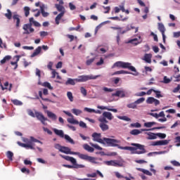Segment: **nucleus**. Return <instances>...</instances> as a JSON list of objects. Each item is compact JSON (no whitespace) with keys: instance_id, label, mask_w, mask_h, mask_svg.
<instances>
[{"instance_id":"43","label":"nucleus","mask_w":180,"mask_h":180,"mask_svg":"<svg viewBox=\"0 0 180 180\" xmlns=\"http://www.w3.org/2000/svg\"><path fill=\"white\" fill-rule=\"evenodd\" d=\"M90 146H91V147H94V148H96V150H98L99 151H102L103 150V148H102V147L99 146V145L98 144L90 143Z\"/></svg>"},{"instance_id":"15","label":"nucleus","mask_w":180,"mask_h":180,"mask_svg":"<svg viewBox=\"0 0 180 180\" xmlns=\"http://www.w3.org/2000/svg\"><path fill=\"white\" fill-rule=\"evenodd\" d=\"M35 117H37L38 120H40V122L44 124V122H46V117H44V115H43L41 112L35 111Z\"/></svg>"},{"instance_id":"6","label":"nucleus","mask_w":180,"mask_h":180,"mask_svg":"<svg viewBox=\"0 0 180 180\" xmlns=\"http://www.w3.org/2000/svg\"><path fill=\"white\" fill-rule=\"evenodd\" d=\"M79 158H80L81 160H84L85 161H89V162H91L92 164H98V162H96V158L92 156H89L88 155L79 153Z\"/></svg>"},{"instance_id":"49","label":"nucleus","mask_w":180,"mask_h":180,"mask_svg":"<svg viewBox=\"0 0 180 180\" xmlns=\"http://www.w3.org/2000/svg\"><path fill=\"white\" fill-rule=\"evenodd\" d=\"M7 12L8 13L5 14V16H6V18H7V19L11 20V19H12V11H11V10L8 9Z\"/></svg>"},{"instance_id":"11","label":"nucleus","mask_w":180,"mask_h":180,"mask_svg":"<svg viewBox=\"0 0 180 180\" xmlns=\"http://www.w3.org/2000/svg\"><path fill=\"white\" fill-rule=\"evenodd\" d=\"M27 143H22L20 141H18L17 144H18V146L20 147L26 148L27 150H35L34 144H32V141H28Z\"/></svg>"},{"instance_id":"36","label":"nucleus","mask_w":180,"mask_h":180,"mask_svg":"<svg viewBox=\"0 0 180 180\" xmlns=\"http://www.w3.org/2000/svg\"><path fill=\"white\" fill-rule=\"evenodd\" d=\"M120 74H132L133 75V73L126 71V70H118V71L115 72L112 74V75H120Z\"/></svg>"},{"instance_id":"16","label":"nucleus","mask_w":180,"mask_h":180,"mask_svg":"<svg viewBox=\"0 0 180 180\" xmlns=\"http://www.w3.org/2000/svg\"><path fill=\"white\" fill-rule=\"evenodd\" d=\"M35 75H37V77H39L38 85H41V86H46V82L41 83V81H40V78L41 77V71H40L39 68L36 69Z\"/></svg>"},{"instance_id":"30","label":"nucleus","mask_w":180,"mask_h":180,"mask_svg":"<svg viewBox=\"0 0 180 180\" xmlns=\"http://www.w3.org/2000/svg\"><path fill=\"white\" fill-rule=\"evenodd\" d=\"M55 7L56 8L58 12L64 13H65V8L60 4H55Z\"/></svg>"},{"instance_id":"35","label":"nucleus","mask_w":180,"mask_h":180,"mask_svg":"<svg viewBox=\"0 0 180 180\" xmlns=\"http://www.w3.org/2000/svg\"><path fill=\"white\" fill-rule=\"evenodd\" d=\"M63 139H65L68 141V143H70V144H75L74 139H71V137L68 134H65Z\"/></svg>"},{"instance_id":"19","label":"nucleus","mask_w":180,"mask_h":180,"mask_svg":"<svg viewBox=\"0 0 180 180\" xmlns=\"http://www.w3.org/2000/svg\"><path fill=\"white\" fill-rule=\"evenodd\" d=\"M13 21L15 22V27H19L20 26V18L19 15L15 14L13 15Z\"/></svg>"},{"instance_id":"51","label":"nucleus","mask_w":180,"mask_h":180,"mask_svg":"<svg viewBox=\"0 0 180 180\" xmlns=\"http://www.w3.org/2000/svg\"><path fill=\"white\" fill-rule=\"evenodd\" d=\"M7 158H8V160H10V161H13V153L8 151Z\"/></svg>"},{"instance_id":"48","label":"nucleus","mask_w":180,"mask_h":180,"mask_svg":"<svg viewBox=\"0 0 180 180\" xmlns=\"http://www.w3.org/2000/svg\"><path fill=\"white\" fill-rule=\"evenodd\" d=\"M15 57L17 58L16 61L11 63V65H15L14 70H16V68H18V61H19V58H20V56H16Z\"/></svg>"},{"instance_id":"55","label":"nucleus","mask_w":180,"mask_h":180,"mask_svg":"<svg viewBox=\"0 0 180 180\" xmlns=\"http://www.w3.org/2000/svg\"><path fill=\"white\" fill-rule=\"evenodd\" d=\"M144 101H146V98L142 97V98H140L138 100H136L135 101V103H136V105H140V103H143V102H144Z\"/></svg>"},{"instance_id":"44","label":"nucleus","mask_w":180,"mask_h":180,"mask_svg":"<svg viewBox=\"0 0 180 180\" xmlns=\"http://www.w3.org/2000/svg\"><path fill=\"white\" fill-rule=\"evenodd\" d=\"M67 96L70 102H74V96L71 91H68Z\"/></svg>"},{"instance_id":"41","label":"nucleus","mask_w":180,"mask_h":180,"mask_svg":"<svg viewBox=\"0 0 180 180\" xmlns=\"http://www.w3.org/2000/svg\"><path fill=\"white\" fill-rule=\"evenodd\" d=\"M117 119H120V120H124L125 122H130L131 119L129 118L127 116H117Z\"/></svg>"},{"instance_id":"21","label":"nucleus","mask_w":180,"mask_h":180,"mask_svg":"<svg viewBox=\"0 0 180 180\" xmlns=\"http://www.w3.org/2000/svg\"><path fill=\"white\" fill-rule=\"evenodd\" d=\"M120 150H128L129 151H137V148L131 146H119Z\"/></svg>"},{"instance_id":"33","label":"nucleus","mask_w":180,"mask_h":180,"mask_svg":"<svg viewBox=\"0 0 180 180\" xmlns=\"http://www.w3.org/2000/svg\"><path fill=\"white\" fill-rule=\"evenodd\" d=\"M99 127L102 131H106V130H109V125L106 124V123H100Z\"/></svg>"},{"instance_id":"56","label":"nucleus","mask_w":180,"mask_h":180,"mask_svg":"<svg viewBox=\"0 0 180 180\" xmlns=\"http://www.w3.org/2000/svg\"><path fill=\"white\" fill-rule=\"evenodd\" d=\"M13 105H16L17 106H20V105H23L22 101H18V100H13Z\"/></svg>"},{"instance_id":"8","label":"nucleus","mask_w":180,"mask_h":180,"mask_svg":"<svg viewBox=\"0 0 180 180\" xmlns=\"http://www.w3.org/2000/svg\"><path fill=\"white\" fill-rule=\"evenodd\" d=\"M91 136L93 137V141H96L97 143H100L101 144H105V141L101 138L102 137L101 134H98L94 132L92 134Z\"/></svg>"},{"instance_id":"63","label":"nucleus","mask_w":180,"mask_h":180,"mask_svg":"<svg viewBox=\"0 0 180 180\" xmlns=\"http://www.w3.org/2000/svg\"><path fill=\"white\" fill-rule=\"evenodd\" d=\"M55 148H56V150H58L59 151L61 152V150H62V148H63V146H62L61 145L58 144V143H56V144H55Z\"/></svg>"},{"instance_id":"47","label":"nucleus","mask_w":180,"mask_h":180,"mask_svg":"<svg viewBox=\"0 0 180 180\" xmlns=\"http://www.w3.org/2000/svg\"><path fill=\"white\" fill-rule=\"evenodd\" d=\"M24 11H25V16L27 18V16H29V15L30 14V8L27 6L24 7Z\"/></svg>"},{"instance_id":"34","label":"nucleus","mask_w":180,"mask_h":180,"mask_svg":"<svg viewBox=\"0 0 180 180\" xmlns=\"http://www.w3.org/2000/svg\"><path fill=\"white\" fill-rule=\"evenodd\" d=\"M137 169H138V171H140L141 172H143L146 175H148V176H153V173H151V172H150L147 169H141V168H138Z\"/></svg>"},{"instance_id":"18","label":"nucleus","mask_w":180,"mask_h":180,"mask_svg":"<svg viewBox=\"0 0 180 180\" xmlns=\"http://www.w3.org/2000/svg\"><path fill=\"white\" fill-rule=\"evenodd\" d=\"M169 141L168 140H164V141H158L153 142L152 146H167V144H169Z\"/></svg>"},{"instance_id":"52","label":"nucleus","mask_w":180,"mask_h":180,"mask_svg":"<svg viewBox=\"0 0 180 180\" xmlns=\"http://www.w3.org/2000/svg\"><path fill=\"white\" fill-rule=\"evenodd\" d=\"M11 56H5L1 60V64H5L6 61L11 60Z\"/></svg>"},{"instance_id":"24","label":"nucleus","mask_w":180,"mask_h":180,"mask_svg":"<svg viewBox=\"0 0 180 180\" xmlns=\"http://www.w3.org/2000/svg\"><path fill=\"white\" fill-rule=\"evenodd\" d=\"M103 116L105 117V119H108V120H112L113 119V115H112V112H103Z\"/></svg>"},{"instance_id":"57","label":"nucleus","mask_w":180,"mask_h":180,"mask_svg":"<svg viewBox=\"0 0 180 180\" xmlns=\"http://www.w3.org/2000/svg\"><path fill=\"white\" fill-rule=\"evenodd\" d=\"M131 127H136L137 129L141 127V124L139 122L132 123L131 124Z\"/></svg>"},{"instance_id":"25","label":"nucleus","mask_w":180,"mask_h":180,"mask_svg":"<svg viewBox=\"0 0 180 180\" xmlns=\"http://www.w3.org/2000/svg\"><path fill=\"white\" fill-rule=\"evenodd\" d=\"M46 114L48 117H49V119H51V120H57V115L53 112L46 111Z\"/></svg>"},{"instance_id":"17","label":"nucleus","mask_w":180,"mask_h":180,"mask_svg":"<svg viewBox=\"0 0 180 180\" xmlns=\"http://www.w3.org/2000/svg\"><path fill=\"white\" fill-rule=\"evenodd\" d=\"M148 130H151V129H133L130 131V134H131L132 136H138V134H141L142 131H148Z\"/></svg>"},{"instance_id":"4","label":"nucleus","mask_w":180,"mask_h":180,"mask_svg":"<svg viewBox=\"0 0 180 180\" xmlns=\"http://www.w3.org/2000/svg\"><path fill=\"white\" fill-rule=\"evenodd\" d=\"M131 146H133V147H135L136 150H136L135 152H131V154H146L147 151L146 150V148H144V146L139 144V143H131Z\"/></svg>"},{"instance_id":"64","label":"nucleus","mask_w":180,"mask_h":180,"mask_svg":"<svg viewBox=\"0 0 180 180\" xmlns=\"http://www.w3.org/2000/svg\"><path fill=\"white\" fill-rule=\"evenodd\" d=\"M103 91H104V92H113L112 89H109L108 87H103Z\"/></svg>"},{"instance_id":"38","label":"nucleus","mask_w":180,"mask_h":180,"mask_svg":"<svg viewBox=\"0 0 180 180\" xmlns=\"http://www.w3.org/2000/svg\"><path fill=\"white\" fill-rule=\"evenodd\" d=\"M68 122L71 124H79V122L74 119V117L68 118Z\"/></svg>"},{"instance_id":"42","label":"nucleus","mask_w":180,"mask_h":180,"mask_svg":"<svg viewBox=\"0 0 180 180\" xmlns=\"http://www.w3.org/2000/svg\"><path fill=\"white\" fill-rule=\"evenodd\" d=\"M72 112L76 116H79V115H81V113H82V110H78V109H76V108H73L72 110Z\"/></svg>"},{"instance_id":"26","label":"nucleus","mask_w":180,"mask_h":180,"mask_svg":"<svg viewBox=\"0 0 180 180\" xmlns=\"http://www.w3.org/2000/svg\"><path fill=\"white\" fill-rule=\"evenodd\" d=\"M65 14V13H60L55 18V22L56 23V25H60V20H61V18H63V16H64V15Z\"/></svg>"},{"instance_id":"59","label":"nucleus","mask_w":180,"mask_h":180,"mask_svg":"<svg viewBox=\"0 0 180 180\" xmlns=\"http://www.w3.org/2000/svg\"><path fill=\"white\" fill-rule=\"evenodd\" d=\"M164 84H169L171 82V79H169L167 76H165L163 78V82Z\"/></svg>"},{"instance_id":"46","label":"nucleus","mask_w":180,"mask_h":180,"mask_svg":"<svg viewBox=\"0 0 180 180\" xmlns=\"http://www.w3.org/2000/svg\"><path fill=\"white\" fill-rule=\"evenodd\" d=\"M31 141V144H34L33 143H40V144H43V143H41V141H40L38 139H36V138L33 137V136H30V141Z\"/></svg>"},{"instance_id":"32","label":"nucleus","mask_w":180,"mask_h":180,"mask_svg":"<svg viewBox=\"0 0 180 180\" xmlns=\"http://www.w3.org/2000/svg\"><path fill=\"white\" fill-rule=\"evenodd\" d=\"M75 82H77V80L75 79H71L68 78V80L65 82V85H75Z\"/></svg>"},{"instance_id":"3","label":"nucleus","mask_w":180,"mask_h":180,"mask_svg":"<svg viewBox=\"0 0 180 180\" xmlns=\"http://www.w3.org/2000/svg\"><path fill=\"white\" fill-rule=\"evenodd\" d=\"M149 115L150 116H153V117L158 119L161 123L167 122V117H165V112H164V111H161L160 113L150 112Z\"/></svg>"},{"instance_id":"13","label":"nucleus","mask_w":180,"mask_h":180,"mask_svg":"<svg viewBox=\"0 0 180 180\" xmlns=\"http://www.w3.org/2000/svg\"><path fill=\"white\" fill-rule=\"evenodd\" d=\"M146 103L148 105H153L154 103L155 106H158L160 105V100L154 98V97H148L146 100Z\"/></svg>"},{"instance_id":"7","label":"nucleus","mask_w":180,"mask_h":180,"mask_svg":"<svg viewBox=\"0 0 180 180\" xmlns=\"http://www.w3.org/2000/svg\"><path fill=\"white\" fill-rule=\"evenodd\" d=\"M103 141L110 147H117V143H119V141L109 138H103Z\"/></svg>"},{"instance_id":"37","label":"nucleus","mask_w":180,"mask_h":180,"mask_svg":"<svg viewBox=\"0 0 180 180\" xmlns=\"http://www.w3.org/2000/svg\"><path fill=\"white\" fill-rule=\"evenodd\" d=\"M128 43H131V44H134V46H137L138 44H140V43H141V41H139L137 38H134L132 39H130Z\"/></svg>"},{"instance_id":"61","label":"nucleus","mask_w":180,"mask_h":180,"mask_svg":"<svg viewBox=\"0 0 180 180\" xmlns=\"http://www.w3.org/2000/svg\"><path fill=\"white\" fill-rule=\"evenodd\" d=\"M46 88H48L49 91H53V89H54V88L51 86V84L47 82H46Z\"/></svg>"},{"instance_id":"23","label":"nucleus","mask_w":180,"mask_h":180,"mask_svg":"<svg viewBox=\"0 0 180 180\" xmlns=\"http://www.w3.org/2000/svg\"><path fill=\"white\" fill-rule=\"evenodd\" d=\"M145 134H147L148 137H147L148 140H155L157 139V134H154L152 132H146Z\"/></svg>"},{"instance_id":"60","label":"nucleus","mask_w":180,"mask_h":180,"mask_svg":"<svg viewBox=\"0 0 180 180\" xmlns=\"http://www.w3.org/2000/svg\"><path fill=\"white\" fill-rule=\"evenodd\" d=\"M156 136H158V137H160V139H165V137H167V134L162 133H158L156 134Z\"/></svg>"},{"instance_id":"12","label":"nucleus","mask_w":180,"mask_h":180,"mask_svg":"<svg viewBox=\"0 0 180 180\" xmlns=\"http://www.w3.org/2000/svg\"><path fill=\"white\" fill-rule=\"evenodd\" d=\"M105 165L111 166V167H123V164L120 162L119 160H109L104 162Z\"/></svg>"},{"instance_id":"14","label":"nucleus","mask_w":180,"mask_h":180,"mask_svg":"<svg viewBox=\"0 0 180 180\" xmlns=\"http://www.w3.org/2000/svg\"><path fill=\"white\" fill-rule=\"evenodd\" d=\"M158 30L162 33L163 42L165 43V27L164 26V24H158Z\"/></svg>"},{"instance_id":"20","label":"nucleus","mask_w":180,"mask_h":180,"mask_svg":"<svg viewBox=\"0 0 180 180\" xmlns=\"http://www.w3.org/2000/svg\"><path fill=\"white\" fill-rule=\"evenodd\" d=\"M112 96H118L120 98H124V96H126V94H124V91L118 90L115 93L112 94Z\"/></svg>"},{"instance_id":"58","label":"nucleus","mask_w":180,"mask_h":180,"mask_svg":"<svg viewBox=\"0 0 180 180\" xmlns=\"http://www.w3.org/2000/svg\"><path fill=\"white\" fill-rule=\"evenodd\" d=\"M69 8L70 11H75L77 9V6H75L72 3H69Z\"/></svg>"},{"instance_id":"31","label":"nucleus","mask_w":180,"mask_h":180,"mask_svg":"<svg viewBox=\"0 0 180 180\" xmlns=\"http://www.w3.org/2000/svg\"><path fill=\"white\" fill-rule=\"evenodd\" d=\"M83 148L88 151L89 153H94V151H95V149H94V148L91 147L89 145L86 143L83 146Z\"/></svg>"},{"instance_id":"45","label":"nucleus","mask_w":180,"mask_h":180,"mask_svg":"<svg viewBox=\"0 0 180 180\" xmlns=\"http://www.w3.org/2000/svg\"><path fill=\"white\" fill-rule=\"evenodd\" d=\"M127 108H129V109H136L137 108V104L136 103V101H134V103L127 104Z\"/></svg>"},{"instance_id":"29","label":"nucleus","mask_w":180,"mask_h":180,"mask_svg":"<svg viewBox=\"0 0 180 180\" xmlns=\"http://www.w3.org/2000/svg\"><path fill=\"white\" fill-rule=\"evenodd\" d=\"M41 51V46H38L32 53V54L31 55V57L33 58V57H36V56H39Z\"/></svg>"},{"instance_id":"53","label":"nucleus","mask_w":180,"mask_h":180,"mask_svg":"<svg viewBox=\"0 0 180 180\" xmlns=\"http://www.w3.org/2000/svg\"><path fill=\"white\" fill-rule=\"evenodd\" d=\"M154 93L155 94V98H163L164 97V96H162V94H161V91H157V90H155L154 91Z\"/></svg>"},{"instance_id":"50","label":"nucleus","mask_w":180,"mask_h":180,"mask_svg":"<svg viewBox=\"0 0 180 180\" xmlns=\"http://www.w3.org/2000/svg\"><path fill=\"white\" fill-rule=\"evenodd\" d=\"M98 122H100L101 123H109V121L107 120L106 117H105L104 116L100 117L98 118Z\"/></svg>"},{"instance_id":"22","label":"nucleus","mask_w":180,"mask_h":180,"mask_svg":"<svg viewBox=\"0 0 180 180\" xmlns=\"http://www.w3.org/2000/svg\"><path fill=\"white\" fill-rule=\"evenodd\" d=\"M53 131L56 136H59L61 139H64V131L63 130L57 129H53Z\"/></svg>"},{"instance_id":"39","label":"nucleus","mask_w":180,"mask_h":180,"mask_svg":"<svg viewBox=\"0 0 180 180\" xmlns=\"http://www.w3.org/2000/svg\"><path fill=\"white\" fill-rule=\"evenodd\" d=\"M144 60L146 63H148V64H150L151 63V55L150 54H146L144 56Z\"/></svg>"},{"instance_id":"1","label":"nucleus","mask_w":180,"mask_h":180,"mask_svg":"<svg viewBox=\"0 0 180 180\" xmlns=\"http://www.w3.org/2000/svg\"><path fill=\"white\" fill-rule=\"evenodd\" d=\"M115 67H117L118 68H127L128 70L134 72L132 73V75H134L135 77H137V75H139L136 68H134V66H131V63H130L117 61L114 63V65L112 66V68H115Z\"/></svg>"},{"instance_id":"54","label":"nucleus","mask_w":180,"mask_h":180,"mask_svg":"<svg viewBox=\"0 0 180 180\" xmlns=\"http://www.w3.org/2000/svg\"><path fill=\"white\" fill-rule=\"evenodd\" d=\"M80 92H81V94H82V95H83L84 96H86V95H87V91H86V89H84V86L80 87Z\"/></svg>"},{"instance_id":"28","label":"nucleus","mask_w":180,"mask_h":180,"mask_svg":"<svg viewBox=\"0 0 180 180\" xmlns=\"http://www.w3.org/2000/svg\"><path fill=\"white\" fill-rule=\"evenodd\" d=\"M51 78L54 79L56 78V79H61V76H60V75H58V72H57L56 71V70H52V72H51Z\"/></svg>"},{"instance_id":"40","label":"nucleus","mask_w":180,"mask_h":180,"mask_svg":"<svg viewBox=\"0 0 180 180\" xmlns=\"http://www.w3.org/2000/svg\"><path fill=\"white\" fill-rule=\"evenodd\" d=\"M157 124V122H145L144 127H153V126Z\"/></svg>"},{"instance_id":"9","label":"nucleus","mask_w":180,"mask_h":180,"mask_svg":"<svg viewBox=\"0 0 180 180\" xmlns=\"http://www.w3.org/2000/svg\"><path fill=\"white\" fill-rule=\"evenodd\" d=\"M22 29L24 30L23 34H30L34 32V29L32 27V23L25 24Z\"/></svg>"},{"instance_id":"10","label":"nucleus","mask_w":180,"mask_h":180,"mask_svg":"<svg viewBox=\"0 0 180 180\" xmlns=\"http://www.w3.org/2000/svg\"><path fill=\"white\" fill-rule=\"evenodd\" d=\"M60 153H63L64 154H71L72 155H78L79 156V152H72L71 149L67 146H62V149H60Z\"/></svg>"},{"instance_id":"27","label":"nucleus","mask_w":180,"mask_h":180,"mask_svg":"<svg viewBox=\"0 0 180 180\" xmlns=\"http://www.w3.org/2000/svg\"><path fill=\"white\" fill-rule=\"evenodd\" d=\"M108 19H110V20H118V21H121V22H126V20H127V19H129V18L125 17L124 18L120 19L119 17L115 16V17H110V18H108Z\"/></svg>"},{"instance_id":"5","label":"nucleus","mask_w":180,"mask_h":180,"mask_svg":"<svg viewBox=\"0 0 180 180\" xmlns=\"http://www.w3.org/2000/svg\"><path fill=\"white\" fill-rule=\"evenodd\" d=\"M98 76L93 75H81L78 76V78L75 79L76 82H86V81H89V79H96Z\"/></svg>"},{"instance_id":"2","label":"nucleus","mask_w":180,"mask_h":180,"mask_svg":"<svg viewBox=\"0 0 180 180\" xmlns=\"http://www.w3.org/2000/svg\"><path fill=\"white\" fill-rule=\"evenodd\" d=\"M60 157L62 158H63L64 160H65L66 161H70V162H71L72 164V165H63V167H65V168H69V169L75 168L76 169H78L79 168H85V165H78V163H77V160L75 158H74L73 157L67 156V155H60Z\"/></svg>"},{"instance_id":"62","label":"nucleus","mask_w":180,"mask_h":180,"mask_svg":"<svg viewBox=\"0 0 180 180\" xmlns=\"http://www.w3.org/2000/svg\"><path fill=\"white\" fill-rule=\"evenodd\" d=\"M84 110L86 112H88L89 113H95V110L94 109H92V108H84Z\"/></svg>"}]
</instances>
